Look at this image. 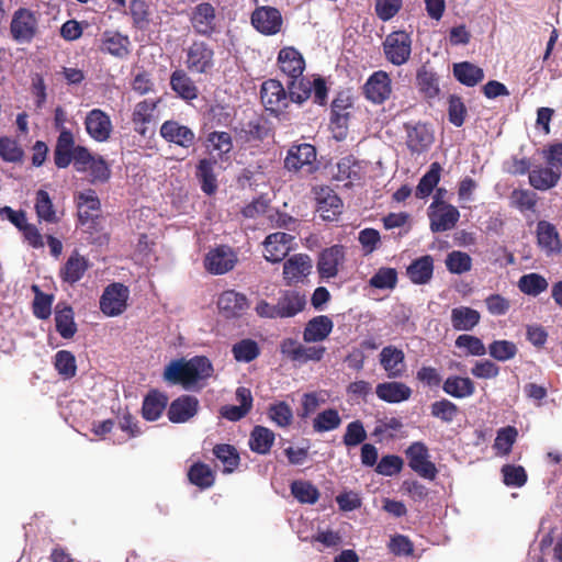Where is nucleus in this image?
Returning <instances> with one entry per match:
<instances>
[{
	"label": "nucleus",
	"mask_w": 562,
	"mask_h": 562,
	"mask_svg": "<svg viewBox=\"0 0 562 562\" xmlns=\"http://www.w3.org/2000/svg\"><path fill=\"white\" fill-rule=\"evenodd\" d=\"M293 239L294 236L283 232L269 234L262 243L265 248V259L272 263L284 260L291 250V243Z\"/></svg>",
	"instance_id": "15"
},
{
	"label": "nucleus",
	"mask_w": 562,
	"mask_h": 562,
	"mask_svg": "<svg viewBox=\"0 0 562 562\" xmlns=\"http://www.w3.org/2000/svg\"><path fill=\"white\" fill-rule=\"evenodd\" d=\"M503 482L507 486L521 487L527 482L526 470L521 465L505 464L501 470Z\"/></svg>",
	"instance_id": "63"
},
{
	"label": "nucleus",
	"mask_w": 562,
	"mask_h": 562,
	"mask_svg": "<svg viewBox=\"0 0 562 562\" xmlns=\"http://www.w3.org/2000/svg\"><path fill=\"white\" fill-rule=\"evenodd\" d=\"M549 286V283L544 277L539 273H528L520 277L518 281L519 290L531 296H538L540 293L544 292Z\"/></svg>",
	"instance_id": "51"
},
{
	"label": "nucleus",
	"mask_w": 562,
	"mask_h": 562,
	"mask_svg": "<svg viewBox=\"0 0 562 562\" xmlns=\"http://www.w3.org/2000/svg\"><path fill=\"white\" fill-rule=\"evenodd\" d=\"M278 63L281 71L289 77V80L301 77L305 67L302 55L293 47L282 48L279 52Z\"/></svg>",
	"instance_id": "28"
},
{
	"label": "nucleus",
	"mask_w": 562,
	"mask_h": 562,
	"mask_svg": "<svg viewBox=\"0 0 562 562\" xmlns=\"http://www.w3.org/2000/svg\"><path fill=\"white\" fill-rule=\"evenodd\" d=\"M269 418L279 427H289L293 422V412L290 405L280 401L271 404L268 408Z\"/></svg>",
	"instance_id": "59"
},
{
	"label": "nucleus",
	"mask_w": 562,
	"mask_h": 562,
	"mask_svg": "<svg viewBox=\"0 0 562 562\" xmlns=\"http://www.w3.org/2000/svg\"><path fill=\"white\" fill-rule=\"evenodd\" d=\"M334 327L333 321L326 315H318L310 319L303 330L305 342H318L325 340Z\"/></svg>",
	"instance_id": "31"
},
{
	"label": "nucleus",
	"mask_w": 562,
	"mask_h": 562,
	"mask_svg": "<svg viewBox=\"0 0 562 562\" xmlns=\"http://www.w3.org/2000/svg\"><path fill=\"white\" fill-rule=\"evenodd\" d=\"M305 294L296 290L282 291L277 302L279 318L294 317L305 308Z\"/></svg>",
	"instance_id": "25"
},
{
	"label": "nucleus",
	"mask_w": 562,
	"mask_h": 562,
	"mask_svg": "<svg viewBox=\"0 0 562 562\" xmlns=\"http://www.w3.org/2000/svg\"><path fill=\"white\" fill-rule=\"evenodd\" d=\"M417 86L419 91L428 99L436 98L440 91L437 75L426 66L417 71Z\"/></svg>",
	"instance_id": "47"
},
{
	"label": "nucleus",
	"mask_w": 562,
	"mask_h": 562,
	"mask_svg": "<svg viewBox=\"0 0 562 562\" xmlns=\"http://www.w3.org/2000/svg\"><path fill=\"white\" fill-rule=\"evenodd\" d=\"M379 360L389 379H400L406 373L405 353L393 345L382 348Z\"/></svg>",
	"instance_id": "19"
},
{
	"label": "nucleus",
	"mask_w": 562,
	"mask_h": 562,
	"mask_svg": "<svg viewBox=\"0 0 562 562\" xmlns=\"http://www.w3.org/2000/svg\"><path fill=\"white\" fill-rule=\"evenodd\" d=\"M218 312L227 319L241 317L249 308L247 296L236 290L223 291L216 301Z\"/></svg>",
	"instance_id": "11"
},
{
	"label": "nucleus",
	"mask_w": 562,
	"mask_h": 562,
	"mask_svg": "<svg viewBox=\"0 0 562 562\" xmlns=\"http://www.w3.org/2000/svg\"><path fill=\"white\" fill-rule=\"evenodd\" d=\"M341 417L336 408H327L318 413L313 419V429L316 432H327L339 428Z\"/></svg>",
	"instance_id": "50"
},
{
	"label": "nucleus",
	"mask_w": 562,
	"mask_h": 562,
	"mask_svg": "<svg viewBox=\"0 0 562 562\" xmlns=\"http://www.w3.org/2000/svg\"><path fill=\"white\" fill-rule=\"evenodd\" d=\"M189 482L201 490L210 488L214 485L215 473L203 462L193 463L188 471Z\"/></svg>",
	"instance_id": "43"
},
{
	"label": "nucleus",
	"mask_w": 562,
	"mask_h": 562,
	"mask_svg": "<svg viewBox=\"0 0 562 562\" xmlns=\"http://www.w3.org/2000/svg\"><path fill=\"white\" fill-rule=\"evenodd\" d=\"M187 68L194 74H207L214 67V50L204 42H193L186 54Z\"/></svg>",
	"instance_id": "9"
},
{
	"label": "nucleus",
	"mask_w": 562,
	"mask_h": 562,
	"mask_svg": "<svg viewBox=\"0 0 562 562\" xmlns=\"http://www.w3.org/2000/svg\"><path fill=\"white\" fill-rule=\"evenodd\" d=\"M159 103V99L151 100L146 99L138 102L133 110L132 122L134 124V130L142 134H146V124L150 123L154 120V112Z\"/></svg>",
	"instance_id": "34"
},
{
	"label": "nucleus",
	"mask_w": 562,
	"mask_h": 562,
	"mask_svg": "<svg viewBox=\"0 0 562 562\" xmlns=\"http://www.w3.org/2000/svg\"><path fill=\"white\" fill-rule=\"evenodd\" d=\"M407 146L413 153L427 150L434 142V133L426 124L407 125Z\"/></svg>",
	"instance_id": "30"
},
{
	"label": "nucleus",
	"mask_w": 562,
	"mask_h": 562,
	"mask_svg": "<svg viewBox=\"0 0 562 562\" xmlns=\"http://www.w3.org/2000/svg\"><path fill=\"white\" fill-rule=\"evenodd\" d=\"M290 98L293 102L302 103L312 94V81L303 78H294L288 81Z\"/></svg>",
	"instance_id": "61"
},
{
	"label": "nucleus",
	"mask_w": 562,
	"mask_h": 562,
	"mask_svg": "<svg viewBox=\"0 0 562 562\" xmlns=\"http://www.w3.org/2000/svg\"><path fill=\"white\" fill-rule=\"evenodd\" d=\"M78 220L83 231L93 234L100 231V200L95 191L88 189L77 194Z\"/></svg>",
	"instance_id": "2"
},
{
	"label": "nucleus",
	"mask_w": 562,
	"mask_h": 562,
	"mask_svg": "<svg viewBox=\"0 0 562 562\" xmlns=\"http://www.w3.org/2000/svg\"><path fill=\"white\" fill-rule=\"evenodd\" d=\"M459 413V406L447 398L435 401L430 405V415L446 424L452 423Z\"/></svg>",
	"instance_id": "49"
},
{
	"label": "nucleus",
	"mask_w": 562,
	"mask_h": 562,
	"mask_svg": "<svg viewBox=\"0 0 562 562\" xmlns=\"http://www.w3.org/2000/svg\"><path fill=\"white\" fill-rule=\"evenodd\" d=\"M199 411V400L193 395H181L173 400L167 411L168 419L173 424L187 423Z\"/></svg>",
	"instance_id": "21"
},
{
	"label": "nucleus",
	"mask_w": 562,
	"mask_h": 562,
	"mask_svg": "<svg viewBox=\"0 0 562 562\" xmlns=\"http://www.w3.org/2000/svg\"><path fill=\"white\" fill-rule=\"evenodd\" d=\"M85 126L87 134L99 143L106 142L113 131L110 116L100 109H93L87 113Z\"/></svg>",
	"instance_id": "16"
},
{
	"label": "nucleus",
	"mask_w": 562,
	"mask_h": 562,
	"mask_svg": "<svg viewBox=\"0 0 562 562\" xmlns=\"http://www.w3.org/2000/svg\"><path fill=\"white\" fill-rule=\"evenodd\" d=\"M316 211L324 221H335L342 213V201L328 187L315 188Z\"/></svg>",
	"instance_id": "13"
},
{
	"label": "nucleus",
	"mask_w": 562,
	"mask_h": 562,
	"mask_svg": "<svg viewBox=\"0 0 562 562\" xmlns=\"http://www.w3.org/2000/svg\"><path fill=\"white\" fill-rule=\"evenodd\" d=\"M345 247L342 245H334L325 248L318 255L317 272L321 279H333L338 276L339 267L345 262Z\"/></svg>",
	"instance_id": "12"
},
{
	"label": "nucleus",
	"mask_w": 562,
	"mask_h": 562,
	"mask_svg": "<svg viewBox=\"0 0 562 562\" xmlns=\"http://www.w3.org/2000/svg\"><path fill=\"white\" fill-rule=\"evenodd\" d=\"M370 286L379 290H393L397 284V271L394 268L382 267L369 280Z\"/></svg>",
	"instance_id": "58"
},
{
	"label": "nucleus",
	"mask_w": 562,
	"mask_h": 562,
	"mask_svg": "<svg viewBox=\"0 0 562 562\" xmlns=\"http://www.w3.org/2000/svg\"><path fill=\"white\" fill-rule=\"evenodd\" d=\"M480 313L468 306L454 307L451 311V324L456 330H471L480 323Z\"/></svg>",
	"instance_id": "42"
},
{
	"label": "nucleus",
	"mask_w": 562,
	"mask_h": 562,
	"mask_svg": "<svg viewBox=\"0 0 562 562\" xmlns=\"http://www.w3.org/2000/svg\"><path fill=\"white\" fill-rule=\"evenodd\" d=\"M363 89L367 99L376 104L383 103L392 92L391 78L385 71H375L369 77Z\"/></svg>",
	"instance_id": "22"
},
{
	"label": "nucleus",
	"mask_w": 562,
	"mask_h": 562,
	"mask_svg": "<svg viewBox=\"0 0 562 562\" xmlns=\"http://www.w3.org/2000/svg\"><path fill=\"white\" fill-rule=\"evenodd\" d=\"M312 259L306 254H295L283 262V279L286 285L297 284L311 273Z\"/></svg>",
	"instance_id": "17"
},
{
	"label": "nucleus",
	"mask_w": 562,
	"mask_h": 562,
	"mask_svg": "<svg viewBox=\"0 0 562 562\" xmlns=\"http://www.w3.org/2000/svg\"><path fill=\"white\" fill-rule=\"evenodd\" d=\"M78 145H76L72 132L59 134L54 148V162L58 168H66L71 164V156Z\"/></svg>",
	"instance_id": "33"
},
{
	"label": "nucleus",
	"mask_w": 562,
	"mask_h": 562,
	"mask_svg": "<svg viewBox=\"0 0 562 562\" xmlns=\"http://www.w3.org/2000/svg\"><path fill=\"white\" fill-rule=\"evenodd\" d=\"M403 465L404 461L400 456L387 454L378 462L375 471L384 476H393L402 471Z\"/></svg>",
	"instance_id": "64"
},
{
	"label": "nucleus",
	"mask_w": 562,
	"mask_h": 562,
	"mask_svg": "<svg viewBox=\"0 0 562 562\" xmlns=\"http://www.w3.org/2000/svg\"><path fill=\"white\" fill-rule=\"evenodd\" d=\"M128 297L130 290L126 285L120 282L111 283L100 297V310L109 317L119 316L126 311Z\"/></svg>",
	"instance_id": "5"
},
{
	"label": "nucleus",
	"mask_w": 562,
	"mask_h": 562,
	"mask_svg": "<svg viewBox=\"0 0 562 562\" xmlns=\"http://www.w3.org/2000/svg\"><path fill=\"white\" fill-rule=\"evenodd\" d=\"M171 89L184 100L198 98V87L193 80L181 69L175 70L170 77Z\"/></svg>",
	"instance_id": "41"
},
{
	"label": "nucleus",
	"mask_w": 562,
	"mask_h": 562,
	"mask_svg": "<svg viewBox=\"0 0 562 562\" xmlns=\"http://www.w3.org/2000/svg\"><path fill=\"white\" fill-rule=\"evenodd\" d=\"M55 327L64 339L74 338L78 331L74 310L67 303L59 302L55 306Z\"/></svg>",
	"instance_id": "27"
},
{
	"label": "nucleus",
	"mask_w": 562,
	"mask_h": 562,
	"mask_svg": "<svg viewBox=\"0 0 562 562\" xmlns=\"http://www.w3.org/2000/svg\"><path fill=\"white\" fill-rule=\"evenodd\" d=\"M409 280L415 284H426L434 273V259L430 255L415 259L406 270Z\"/></svg>",
	"instance_id": "35"
},
{
	"label": "nucleus",
	"mask_w": 562,
	"mask_h": 562,
	"mask_svg": "<svg viewBox=\"0 0 562 562\" xmlns=\"http://www.w3.org/2000/svg\"><path fill=\"white\" fill-rule=\"evenodd\" d=\"M32 291L34 292V300L32 303L33 315L38 319L49 318L54 295L44 293L36 284L32 285Z\"/></svg>",
	"instance_id": "48"
},
{
	"label": "nucleus",
	"mask_w": 562,
	"mask_h": 562,
	"mask_svg": "<svg viewBox=\"0 0 562 562\" xmlns=\"http://www.w3.org/2000/svg\"><path fill=\"white\" fill-rule=\"evenodd\" d=\"M291 493L302 504H315L319 497L318 490L307 481H294Z\"/></svg>",
	"instance_id": "57"
},
{
	"label": "nucleus",
	"mask_w": 562,
	"mask_h": 562,
	"mask_svg": "<svg viewBox=\"0 0 562 562\" xmlns=\"http://www.w3.org/2000/svg\"><path fill=\"white\" fill-rule=\"evenodd\" d=\"M54 367L65 380L72 379L77 373L76 357L69 350H59L55 353Z\"/></svg>",
	"instance_id": "52"
},
{
	"label": "nucleus",
	"mask_w": 562,
	"mask_h": 562,
	"mask_svg": "<svg viewBox=\"0 0 562 562\" xmlns=\"http://www.w3.org/2000/svg\"><path fill=\"white\" fill-rule=\"evenodd\" d=\"M89 267V260L77 250H74L60 267L58 277L64 283L74 285L83 278Z\"/></svg>",
	"instance_id": "23"
},
{
	"label": "nucleus",
	"mask_w": 562,
	"mask_h": 562,
	"mask_svg": "<svg viewBox=\"0 0 562 562\" xmlns=\"http://www.w3.org/2000/svg\"><path fill=\"white\" fill-rule=\"evenodd\" d=\"M518 437V430L514 426H506L497 430L493 448L499 456H508Z\"/></svg>",
	"instance_id": "53"
},
{
	"label": "nucleus",
	"mask_w": 562,
	"mask_h": 562,
	"mask_svg": "<svg viewBox=\"0 0 562 562\" xmlns=\"http://www.w3.org/2000/svg\"><path fill=\"white\" fill-rule=\"evenodd\" d=\"M442 390L454 398H465L475 393V385L470 378L450 375L445 380Z\"/></svg>",
	"instance_id": "40"
},
{
	"label": "nucleus",
	"mask_w": 562,
	"mask_h": 562,
	"mask_svg": "<svg viewBox=\"0 0 562 562\" xmlns=\"http://www.w3.org/2000/svg\"><path fill=\"white\" fill-rule=\"evenodd\" d=\"M38 30V15L35 12L21 8L13 13L10 34L18 44L31 43L37 35Z\"/></svg>",
	"instance_id": "3"
},
{
	"label": "nucleus",
	"mask_w": 562,
	"mask_h": 562,
	"mask_svg": "<svg viewBox=\"0 0 562 562\" xmlns=\"http://www.w3.org/2000/svg\"><path fill=\"white\" fill-rule=\"evenodd\" d=\"M386 59L395 66L404 65L412 53V38L404 31L389 34L383 42Z\"/></svg>",
	"instance_id": "6"
},
{
	"label": "nucleus",
	"mask_w": 562,
	"mask_h": 562,
	"mask_svg": "<svg viewBox=\"0 0 562 562\" xmlns=\"http://www.w3.org/2000/svg\"><path fill=\"white\" fill-rule=\"evenodd\" d=\"M130 45L128 36L106 31L102 34L100 49L116 58H125L130 54Z\"/></svg>",
	"instance_id": "32"
},
{
	"label": "nucleus",
	"mask_w": 562,
	"mask_h": 562,
	"mask_svg": "<svg viewBox=\"0 0 562 562\" xmlns=\"http://www.w3.org/2000/svg\"><path fill=\"white\" fill-rule=\"evenodd\" d=\"M160 135L169 143L188 148L194 144L195 134L186 125L177 121H166L160 127Z\"/></svg>",
	"instance_id": "26"
},
{
	"label": "nucleus",
	"mask_w": 562,
	"mask_h": 562,
	"mask_svg": "<svg viewBox=\"0 0 562 562\" xmlns=\"http://www.w3.org/2000/svg\"><path fill=\"white\" fill-rule=\"evenodd\" d=\"M282 15L273 7H259L251 14L252 26L263 35H276L282 27Z\"/></svg>",
	"instance_id": "14"
},
{
	"label": "nucleus",
	"mask_w": 562,
	"mask_h": 562,
	"mask_svg": "<svg viewBox=\"0 0 562 562\" xmlns=\"http://www.w3.org/2000/svg\"><path fill=\"white\" fill-rule=\"evenodd\" d=\"M237 260V255L231 247L221 245L206 254L204 268L207 272L215 276L225 274L234 269Z\"/></svg>",
	"instance_id": "10"
},
{
	"label": "nucleus",
	"mask_w": 562,
	"mask_h": 562,
	"mask_svg": "<svg viewBox=\"0 0 562 562\" xmlns=\"http://www.w3.org/2000/svg\"><path fill=\"white\" fill-rule=\"evenodd\" d=\"M403 428V423L401 419L396 417H390L384 419H379L373 429L372 436L378 439V441L389 440L396 437V434L401 431Z\"/></svg>",
	"instance_id": "54"
},
{
	"label": "nucleus",
	"mask_w": 562,
	"mask_h": 562,
	"mask_svg": "<svg viewBox=\"0 0 562 562\" xmlns=\"http://www.w3.org/2000/svg\"><path fill=\"white\" fill-rule=\"evenodd\" d=\"M232 353L237 362H251L260 355L258 342L251 338H244L232 347Z\"/></svg>",
	"instance_id": "46"
},
{
	"label": "nucleus",
	"mask_w": 562,
	"mask_h": 562,
	"mask_svg": "<svg viewBox=\"0 0 562 562\" xmlns=\"http://www.w3.org/2000/svg\"><path fill=\"white\" fill-rule=\"evenodd\" d=\"M453 75L462 85L468 87H474L484 78L483 69L469 61L454 64Z\"/></svg>",
	"instance_id": "45"
},
{
	"label": "nucleus",
	"mask_w": 562,
	"mask_h": 562,
	"mask_svg": "<svg viewBox=\"0 0 562 562\" xmlns=\"http://www.w3.org/2000/svg\"><path fill=\"white\" fill-rule=\"evenodd\" d=\"M71 164L78 172L90 171L92 176H106L110 171L102 157L93 156L88 148L78 145L71 156Z\"/></svg>",
	"instance_id": "18"
},
{
	"label": "nucleus",
	"mask_w": 562,
	"mask_h": 562,
	"mask_svg": "<svg viewBox=\"0 0 562 562\" xmlns=\"http://www.w3.org/2000/svg\"><path fill=\"white\" fill-rule=\"evenodd\" d=\"M537 239L539 246L548 254L561 251V240L553 224L539 221L537 224Z\"/></svg>",
	"instance_id": "38"
},
{
	"label": "nucleus",
	"mask_w": 562,
	"mask_h": 562,
	"mask_svg": "<svg viewBox=\"0 0 562 562\" xmlns=\"http://www.w3.org/2000/svg\"><path fill=\"white\" fill-rule=\"evenodd\" d=\"M367 437L368 436L363 423L357 419L347 425L346 431L342 436V443L347 448L357 447L363 443Z\"/></svg>",
	"instance_id": "62"
},
{
	"label": "nucleus",
	"mask_w": 562,
	"mask_h": 562,
	"mask_svg": "<svg viewBox=\"0 0 562 562\" xmlns=\"http://www.w3.org/2000/svg\"><path fill=\"white\" fill-rule=\"evenodd\" d=\"M168 404V396L157 390L147 393L143 401L142 414L146 420H157Z\"/></svg>",
	"instance_id": "36"
},
{
	"label": "nucleus",
	"mask_w": 562,
	"mask_h": 562,
	"mask_svg": "<svg viewBox=\"0 0 562 562\" xmlns=\"http://www.w3.org/2000/svg\"><path fill=\"white\" fill-rule=\"evenodd\" d=\"M191 24L194 31L202 36H211L217 31L215 9L210 3L198 4L191 16Z\"/></svg>",
	"instance_id": "20"
},
{
	"label": "nucleus",
	"mask_w": 562,
	"mask_h": 562,
	"mask_svg": "<svg viewBox=\"0 0 562 562\" xmlns=\"http://www.w3.org/2000/svg\"><path fill=\"white\" fill-rule=\"evenodd\" d=\"M408 460V467L420 477L434 481L437 477L438 470L436 464L429 460V449L422 441L413 442L405 450Z\"/></svg>",
	"instance_id": "4"
},
{
	"label": "nucleus",
	"mask_w": 562,
	"mask_h": 562,
	"mask_svg": "<svg viewBox=\"0 0 562 562\" xmlns=\"http://www.w3.org/2000/svg\"><path fill=\"white\" fill-rule=\"evenodd\" d=\"M518 348L515 342L506 339L494 340L488 345L490 356L501 362L512 360L516 357Z\"/></svg>",
	"instance_id": "55"
},
{
	"label": "nucleus",
	"mask_w": 562,
	"mask_h": 562,
	"mask_svg": "<svg viewBox=\"0 0 562 562\" xmlns=\"http://www.w3.org/2000/svg\"><path fill=\"white\" fill-rule=\"evenodd\" d=\"M274 439L276 436L271 429L257 425L250 432L248 445L252 452L267 454L270 452L274 443Z\"/></svg>",
	"instance_id": "39"
},
{
	"label": "nucleus",
	"mask_w": 562,
	"mask_h": 562,
	"mask_svg": "<svg viewBox=\"0 0 562 562\" xmlns=\"http://www.w3.org/2000/svg\"><path fill=\"white\" fill-rule=\"evenodd\" d=\"M212 373L211 361L204 356H196L190 360H172L164 370V380L169 384H179L184 390H190L200 380L210 378Z\"/></svg>",
	"instance_id": "1"
},
{
	"label": "nucleus",
	"mask_w": 562,
	"mask_h": 562,
	"mask_svg": "<svg viewBox=\"0 0 562 562\" xmlns=\"http://www.w3.org/2000/svg\"><path fill=\"white\" fill-rule=\"evenodd\" d=\"M428 217L430 231L432 233H441L450 231L457 225L460 213L458 209L451 204L432 201L428 207Z\"/></svg>",
	"instance_id": "8"
},
{
	"label": "nucleus",
	"mask_w": 562,
	"mask_h": 562,
	"mask_svg": "<svg viewBox=\"0 0 562 562\" xmlns=\"http://www.w3.org/2000/svg\"><path fill=\"white\" fill-rule=\"evenodd\" d=\"M447 269L454 274H462L471 270L472 259L469 254L453 250L446 258Z\"/></svg>",
	"instance_id": "60"
},
{
	"label": "nucleus",
	"mask_w": 562,
	"mask_h": 562,
	"mask_svg": "<svg viewBox=\"0 0 562 562\" xmlns=\"http://www.w3.org/2000/svg\"><path fill=\"white\" fill-rule=\"evenodd\" d=\"M289 171L313 173L316 170V150L311 144L292 146L284 160Z\"/></svg>",
	"instance_id": "7"
},
{
	"label": "nucleus",
	"mask_w": 562,
	"mask_h": 562,
	"mask_svg": "<svg viewBox=\"0 0 562 562\" xmlns=\"http://www.w3.org/2000/svg\"><path fill=\"white\" fill-rule=\"evenodd\" d=\"M412 389L403 382L390 381L379 383L375 387L376 396L386 403H401L411 398Z\"/></svg>",
	"instance_id": "29"
},
{
	"label": "nucleus",
	"mask_w": 562,
	"mask_h": 562,
	"mask_svg": "<svg viewBox=\"0 0 562 562\" xmlns=\"http://www.w3.org/2000/svg\"><path fill=\"white\" fill-rule=\"evenodd\" d=\"M205 147L213 157L228 158L233 149V139L228 132L214 131L207 134Z\"/></svg>",
	"instance_id": "37"
},
{
	"label": "nucleus",
	"mask_w": 562,
	"mask_h": 562,
	"mask_svg": "<svg viewBox=\"0 0 562 562\" xmlns=\"http://www.w3.org/2000/svg\"><path fill=\"white\" fill-rule=\"evenodd\" d=\"M35 211L40 220L47 223H56L58 221L53 202L45 190H38L36 193Z\"/></svg>",
	"instance_id": "56"
},
{
	"label": "nucleus",
	"mask_w": 562,
	"mask_h": 562,
	"mask_svg": "<svg viewBox=\"0 0 562 562\" xmlns=\"http://www.w3.org/2000/svg\"><path fill=\"white\" fill-rule=\"evenodd\" d=\"M260 95L262 104L270 112H279L286 106V92L278 80L265 81L261 86Z\"/></svg>",
	"instance_id": "24"
},
{
	"label": "nucleus",
	"mask_w": 562,
	"mask_h": 562,
	"mask_svg": "<svg viewBox=\"0 0 562 562\" xmlns=\"http://www.w3.org/2000/svg\"><path fill=\"white\" fill-rule=\"evenodd\" d=\"M214 456L223 464V473H233L240 463V457L237 449L228 443H218L213 448Z\"/></svg>",
	"instance_id": "44"
}]
</instances>
